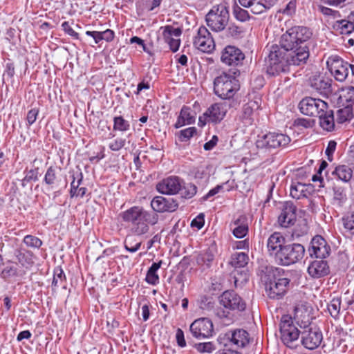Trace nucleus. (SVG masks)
Instances as JSON below:
<instances>
[{
	"label": "nucleus",
	"mask_w": 354,
	"mask_h": 354,
	"mask_svg": "<svg viewBox=\"0 0 354 354\" xmlns=\"http://www.w3.org/2000/svg\"><path fill=\"white\" fill-rule=\"evenodd\" d=\"M313 35L311 30L303 26H295L282 35L280 44L283 48L294 52L295 61L306 63L309 55V40Z\"/></svg>",
	"instance_id": "f257e3e1"
},
{
	"label": "nucleus",
	"mask_w": 354,
	"mask_h": 354,
	"mask_svg": "<svg viewBox=\"0 0 354 354\" xmlns=\"http://www.w3.org/2000/svg\"><path fill=\"white\" fill-rule=\"evenodd\" d=\"M119 217L126 223L131 225V232L136 236L147 234L150 225L158 221L156 213L149 212L142 206L135 205L119 214Z\"/></svg>",
	"instance_id": "f03ea898"
},
{
	"label": "nucleus",
	"mask_w": 354,
	"mask_h": 354,
	"mask_svg": "<svg viewBox=\"0 0 354 354\" xmlns=\"http://www.w3.org/2000/svg\"><path fill=\"white\" fill-rule=\"evenodd\" d=\"M268 54L266 58L267 73L272 76L278 75L289 71L290 65L299 66L304 64L302 60L295 61L294 52L283 48L281 44L272 45L268 48Z\"/></svg>",
	"instance_id": "7ed1b4c3"
},
{
	"label": "nucleus",
	"mask_w": 354,
	"mask_h": 354,
	"mask_svg": "<svg viewBox=\"0 0 354 354\" xmlns=\"http://www.w3.org/2000/svg\"><path fill=\"white\" fill-rule=\"evenodd\" d=\"M220 305L223 308L216 310V315L220 319H230V311H243L246 308V304L243 299L234 291L227 290L218 297Z\"/></svg>",
	"instance_id": "20e7f679"
},
{
	"label": "nucleus",
	"mask_w": 354,
	"mask_h": 354,
	"mask_svg": "<svg viewBox=\"0 0 354 354\" xmlns=\"http://www.w3.org/2000/svg\"><path fill=\"white\" fill-rule=\"evenodd\" d=\"M230 10L225 3L214 5L205 15V22L213 32L223 31L229 24Z\"/></svg>",
	"instance_id": "39448f33"
},
{
	"label": "nucleus",
	"mask_w": 354,
	"mask_h": 354,
	"mask_svg": "<svg viewBox=\"0 0 354 354\" xmlns=\"http://www.w3.org/2000/svg\"><path fill=\"white\" fill-rule=\"evenodd\" d=\"M239 89V81L232 75L223 73L214 79V93L221 99L232 98Z\"/></svg>",
	"instance_id": "423d86ee"
},
{
	"label": "nucleus",
	"mask_w": 354,
	"mask_h": 354,
	"mask_svg": "<svg viewBox=\"0 0 354 354\" xmlns=\"http://www.w3.org/2000/svg\"><path fill=\"white\" fill-rule=\"evenodd\" d=\"M280 338L281 342L290 348L298 346L301 331L293 324L292 317L289 315H283L279 324Z\"/></svg>",
	"instance_id": "0eeeda50"
},
{
	"label": "nucleus",
	"mask_w": 354,
	"mask_h": 354,
	"mask_svg": "<svg viewBox=\"0 0 354 354\" xmlns=\"http://www.w3.org/2000/svg\"><path fill=\"white\" fill-rule=\"evenodd\" d=\"M305 248L302 244L292 243L286 244L278 254L277 263L288 266L302 260L305 255Z\"/></svg>",
	"instance_id": "6e6552de"
},
{
	"label": "nucleus",
	"mask_w": 354,
	"mask_h": 354,
	"mask_svg": "<svg viewBox=\"0 0 354 354\" xmlns=\"http://www.w3.org/2000/svg\"><path fill=\"white\" fill-rule=\"evenodd\" d=\"M290 142V138L283 133L270 132L259 136L256 142L258 149L265 151L286 146Z\"/></svg>",
	"instance_id": "1a4fd4ad"
},
{
	"label": "nucleus",
	"mask_w": 354,
	"mask_h": 354,
	"mask_svg": "<svg viewBox=\"0 0 354 354\" xmlns=\"http://www.w3.org/2000/svg\"><path fill=\"white\" fill-rule=\"evenodd\" d=\"M323 340L322 332L315 326H306L301 331L299 342L308 350H315L318 348Z\"/></svg>",
	"instance_id": "9d476101"
},
{
	"label": "nucleus",
	"mask_w": 354,
	"mask_h": 354,
	"mask_svg": "<svg viewBox=\"0 0 354 354\" xmlns=\"http://www.w3.org/2000/svg\"><path fill=\"white\" fill-rule=\"evenodd\" d=\"M326 108H328V104L326 102L310 97L302 99L299 104L301 113L310 117H318Z\"/></svg>",
	"instance_id": "9b49d317"
},
{
	"label": "nucleus",
	"mask_w": 354,
	"mask_h": 354,
	"mask_svg": "<svg viewBox=\"0 0 354 354\" xmlns=\"http://www.w3.org/2000/svg\"><path fill=\"white\" fill-rule=\"evenodd\" d=\"M327 66L336 80L344 82L348 76L351 64L337 55H332L326 62Z\"/></svg>",
	"instance_id": "f8f14e48"
},
{
	"label": "nucleus",
	"mask_w": 354,
	"mask_h": 354,
	"mask_svg": "<svg viewBox=\"0 0 354 354\" xmlns=\"http://www.w3.org/2000/svg\"><path fill=\"white\" fill-rule=\"evenodd\" d=\"M286 274L284 277L275 278L274 281H271L266 288L267 296L274 300L282 299L287 293L290 288V279Z\"/></svg>",
	"instance_id": "ddd939ff"
},
{
	"label": "nucleus",
	"mask_w": 354,
	"mask_h": 354,
	"mask_svg": "<svg viewBox=\"0 0 354 354\" xmlns=\"http://www.w3.org/2000/svg\"><path fill=\"white\" fill-rule=\"evenodd\" d=\"M227 111V106L225 102L215 103L207 109L203 117L199 118V123L205 125L207 122H219L224 118Z\"/></svg>",
	"instance_id": "4468645a"
},
{
	"label": "nucleus",
	"mask_w": 354,
	"mask_h": 354,
	"mask_svg": "<svg viewBox=\"0 0 354 354\" xmlns=\"http://www.w3.org/2000/svg\"><path fill=\"white\" fill-rule=\"evenodd\" d=\"M190 332L197 339L208 338L212 336L214 332L213 324L207 318H201L195 320L190 326Z\"/></svg>",
	"instance_id": "2eb2a0df"
},
{
	"label": "nucleus",
	"mask_w": 354,
	"mask_h": 354,
	"mask_svg": "<svg viewBox=\"0 0 354 354\" xmlns=\"http://www.w3.org/2000/svg\"><path fill=\"white\" fill-rule=\"evenodd\" d=\"M193 44L196 48L203 53H210L214 48V42L209 30L204 26H201Z\"/></svg>",
	"instance_id": "dca6fc26"
},
{
	"label": "nucleus",
	"mask_w": 354,
	"mask_h": 354,
	"mask_svg": "<svg viewBox=\"0 0 354 354\" xmlns=\"http://www.w3.org/2000/svg\"><path fill=\"white\" fill-rule=\"evenodd\" d=\"M183 179L178 176H169L157 183L156 189L162 194L175 195L180 191Z\"/></svg>",
	"instance_id": "f3484780"
},
{
	"label": "nucleus",
	"mask_w": 354,
	"mask_h": 354,
	"mask_svg": "<svg viewBox=\"0 0 354 354\" xmlns=\"http://www.w3.org/2000/svg\"><path fill=\"white\" fill-rule=\"evenodd\" d=\"M308 251L310 257L315 256L317 259H325L330 254V247L322 236H315L310 242Z\"/></svg>",
	"instance_id": "a211bd4d"
},
{
	"label": "nucleus",
	"mask_w": 354,
	"mask_h": 354,
	"mask_svg": "<svg viewBox=\"0 0 354 354\" xmlns=\"http://www.w3.org/2000/svg\"><path fill=\"white\" fill-rule=\"evenodd\" d=\"M245 58L243 52L234 46H227L222 51L221 60L228 66H238Z\"/></svg>",
	"instance_id": "6ab92c4d"
},
{
	"label": "nucleus",
	"mask_w": 354,
	"mask_h": 354,
	"mask_svg": "<svg viewBox=\"0 0 354 354\" xmlns=\"http://www.w3.org/2000/svg\"><path fill=\"white\" fill-rule=\"evenodd\" d=\"M312 310L311 306L306 302L299 303L295 306L294 319L298 324H301V328L310 324Z\"/></svg>",
	"instance_id": "aec40b11"
},
{
	"label": "nucleus",
	"mask_w": 354,
	"mask_h": 354,
	"mask_svg": "<svg viewBox=\"0 0 354 354\" xmlns=\"http://www.w3.org/2000/svg\"><path fill=\"white\" fill-rule=\"evenodd\" d=\"M151 208L156 212H174L178 207V203L174 198H167L162 196H156L151 201Z\"/></svg>",
	"instance_id": "412c9836"
},
{
	"label": "nucleus",
	"mask_w": 354,
	"mask_h": 354,
	"mask_svg": "<svg viewBox=\"0 0 354 354\" xmlns=\"http://www.w3.org/2000/svg\"><path fill=\"white\" fill-rule=\"evenodd\" d=\"M296 210L297 208L292 202H286L278 218L279 224L283 227L293 225L296 221Z\"/></svg>",
	"instance_id": "4be33fe9"
},
{
	"label": "nucleus",
	"mask_w": 354,
	"mask_h": 354,
	"mask_svg": "<svg viewBox=\"0 0 354 354\" xmlns=\"http://www.w3.org/2000/svg\"><path fill=\"white\" fill-rule=\"evenodd\" d=\"M182 31L178 28H174L171 26H167L164 28L163 38L173 52H176L179 48L180 44L179 37Z\"/></svg>",
	"instance_id": "5701e85b"
},
{
	"label": "nucleus",
	"mask_w": 354,
	"mask_h": 354,
	"mask_svg": "<svg viewBox=\"0 0 354 354\" xmlns=\"http://www.w3.org/2000/svg\"><path fill=\"white\" fill-rule=\"evenodd\" d=\"M307 272L311 277L319 279L329 274L330 267L328 262L323 259H316L308 265Z\"/></svg>",
	"instance_id": "b1692460"
},
{
	"label": "nucleus",
	"mask_w": 354,
	"mask_h": 354,
	"mask_svg": "<svg viewBox=\"0 0 354 354\" xmlns=\"http://www.w3.org/2000/svg\"><path fill=\"white\" fill-rule=\"evenodd\" d=\"M285 241V237L279 232H274L268 239V250L270 254L274 257L276 262L278 259V254L286 245Z\"/></svg>",
	"instance_id": "393cba45"
},
{
	"label": "nucleus",
	"mask_w": 354,
	"mask_h": 354,
	"mask_svg": "<svg viewBox=\"0 0 354 354\" xmlns=\"http://www.w3.org/2000/svg\"><path fill=\"white\" fill-rule=\"evenodd\" d=\"M248 217L245 215L239 216L231 223L233 235L239 239L245 237L248 233Z\"/></svg>",
	"instance_id": "a878e982"
},
{
	"label": "nucleus",
	"mask_w": 354,
	"mask_h": 354,
	"mask_svg": "<svg viewBox=\"0 0 354 354\" xmlns=\"http://www.w3.org/2000/svg\"><path fill=\"white\" fill-rule=\"evenodd\" d=\"M261 98L255 97L250 100L243 106L242 118L245 120V123L250 124L252 121V116L256 111L261 106Z\"/></svg>",
	"instance_id": "bb28decb"
},
{
	"label": "nucleus",
	"mask_w": 354,
	"mask_h": 354,
	"mask_svg": "<svg viewBox=\"0 0 354 354\" xmlns=\"http://www.w3.org/2000/svg\"><path fill=\"white\" fill-rule=\"evenodd\" d=\"M230 341L237 347L243 348L249 343L248 333L243 329H238L226 334Z\"/></svg>",
	"instance_id": "cd10ccee"
},
{
	"label": "nucleus",
	"mask_w": 354,
	"mask_h": 354,
	"mask_svg": "<svg viewBox=\"0 0 354 354\" xmlns=\"http://www.w3.org/2000/svg\"><path fill=\"white\" fill-rule=\"evenodd\" d=\"M60 177L57 174V168L50 166L46 170L44 175V183L48 189H54L58 187Z\"/></svg>",
	"instance_id": "c85d7f7f"
},
{
	"label": "nucleus",
	"mask_w": 354,
	"mask_h": 354,
	"mask_svg": "<svg viewBox=\"0 0 354 354\" xmlns=\"http://www.w3.org/2000/svg\"><path fill=\"white\" fill-rule=\"evenodd\" d=\"M216 254L215 245H211L205 250L201 252L196 257V262L198 265L209 268Z\"/></svg>",
	"instance_id": "c756f323"
},
{
	"label": "nucleus",
	"mask_w": 354,
	"mask_h": 354,
	"mask_svg": "<svg viewBox=\"0 0 354 354\" xmlns=\"http://www.w3.org/2000/svg\"><path fill=\"white\" fill-rule=\"evenodd\" d=\"M320 127L327 131H331L335 127L333 111L328 108L324 109L323 113L318 115Z\"/></svg>",
	"instance_id": "7c9ffc66"
},
{
	"label": "nucleus",
	"mask_w": 354,
	"mask_h": 354,
	"mask_svg": "<svg viewBox=\"0 0 354 354\" xmlns=\"http://www.w3.org/2000/svg\"><path fill=\"white\" fill-rule=\"evenodd\" d=\"M191 113L192 111L189 107L185 106H183L177 122L175 124V127L178 129L185 124H193L195 122V118Z\"/></svg>",
	"instance_id": "2f4dec72"
},
{
	"label": "nucleus",
	"mask_w": 354,
	"mask_h": 354,
	"mask_svg": "<svg viewBox=\"0 0 354 354\" xmlns=\"http://www.w3.org/2000/svg\"><path fill=\"white\" fill-rule=\"evenodd\" d=\"M332 175L337 180L348 182L353 176V170L348 165H338L332 171Z\"/></svg>",
	"instance_id": "473e14b6"
},
{
	"label": "nucleus",
	"mask_w": 354,
	"mask_h": 354,
	"mask_svg": "<svg viewBox=\"0 0 354 354\" xmlns=\"http://www.w3.org/2000/svg\"><path fill=\"white\" fill-rule=\"evenodd\" d=\"M18 262L26 269L30 268L34 263L32 253L23 249L16 250L15 252Z\"/></svg>",
	"instance_id": "72a5a7b5"
},
{
	"label": "nucleus",
	"mask_w": 354,
	"mask_h": 354,
	"mask_svg": "<svg viewBox=\"0 0 354 354\" xmlns=\"http://www.w3.org/2000/svg\"><path fill=\"white\" fill-rule=\"evenodd\" d=\"M333 28L339 34L348 35L354 30V26L347 19H341L333 23Z\"/></svg>",
	"instance_id": "f704fd0d"
},
{
	"label": "nucleus",
	"mask_w": 354,
	"mask_h": 354,
	"mask_svg": "<svg viewBox=\"0 0 354 354\" xmlns=\"http://www.w3.org/2000/svg\"><path fill=\"white\" fill-rule=\"evenodd\" d=\"M249 261L248 255L245 252H235L231 256L230 264L234 268H243Z\"/></svg>",
	"instance_id": "c9c22d12"
},
{
	"label": "nucleus",
	"mask_w": 354,
	"mask_h": 354,
	"mask_svg": "<svg viewBox=\"0 0 354 354\" xmlns=\"http://www.w3.org/2000/svg\"><path fill=\"white\" fill-rule=\"evenodd\" d=\"M197 192V187L192 183H185L183 180L180 191L178 194L181 197L185 199H189L194 197Z\"/></svg>",
	"instance_id": "e433bc0d"
},
{
	"label": "nucleus",
	"mask_w": 354,
	"mask_h": 354,
	"mask_svg": "<svg viewBox=\"0 0 354 354\" xmlns=\"http://www.w3.org/2000/svg\"><path fill=\"white\" fill-rule=\"evenodd\" d=\"M72 182L71 183V197H74L76 195V190L78 189L82 182L83 175L80 170L73 171L71 173Z\"/></svg>",
	"instance_id": "4c0bfd02"
},
{
	"label": "nucleus",
	"mask_w": 354,
	"mask_h": 354,
	"mask_svg": "<svg viewBox=\"0 0 354 354\" xmlns=\"http://www.w3.org/2000/svg\"><path fill=\"white\" fill-rule=\"evenodd\" d=\"M311 86L319 93H326L330 90V84L328 80H324L323 77L315 78L312 82Z\"/></svg>",
	"instance_id": "58836bf2"
},
{
	"label": "nucleus",
	"mask_w": 354,
	"mask_h": 354,
	"mask_svg": "<svg viewBox=\"0 0 354 354\" xmlns=\"http://www.w3.org/2000/svg\"><path fill=\"white\" fill-rule=\"evenodd\" d=\"M352 118V108L349 105H347L337 111V121L338 123H344L347 120H350Z\"/></svg>",
	"instance_id": "ea45409f"
},
{
	"label": "nucleus",
	"mask_w": 354,
	"mask_h": 354,
	"mask_svg": "<svg viewBox=\"0 0 354 354\" xmlns=\"http://www.w3.org/2000/svg\"><path fill=\"white\" fill-rule=\"evenodd\" d=\"M341 308V299L335 297L331 299L328 304V310L330 315L335 319H337L339 315Z\"/></svg>",
	"instance_id": "a19ab883"
},
{
	"label": "nucleus",
	"mask_w": 354,
	"mask_h": 354,
	"mask_svg": "<svg viewBox=\"0 0 354 354\" xmlns=\"http://www.w3.org/2000/svg\"><path fill=\"white\" fill-rule=\"evenodd\" d=\"M130 129V124L129 121L126 120L122 116H116L113 118V127L114 131H127Z\"/></svg>",
	"instance_id": "79ce46f5"
},
{
	"label": "nucleus",
	"mask_w": 354,
	"mask_h": 354,
	"mask_svg": "<svg viewBox=\"0 0 354 354\" xmlns=\"http://www.w3.org/2000/svg\"><path fill=\"white\" fill-rule=\"evenodd\" d=\"M141 245L142 242H136L131 236H127L124 241V249L131 253H134L140 250Z\"/></svg>",
	"instance_id": "37998d69"
},
{
	"label": "nucleus",
	"mask_w": 354,
	"mask_h": 354,
	"mask_svg": "<svg viewBox=\"0 0 354 354\" xmlns=\"http://www.w3.org/2000/svg\"><path fill=\"white\" fill-rule=\"evenodd\" d=\"M333 203L341 205L346 200V195L344 189L341 187L333 188Z\"/></svg>",
	"instance_id": "c03bdc74"
},
{
	"label": "nucleus",
	"mask_w": 354,
	"mask_h": 354,
	"mask_svg": "<svg viewBox=\"0 0 354 354\" xmlns=\"http://www.w3.org/2000/svg\"><path fill=\"white\" fill-rule=\"evenodd\" d=\"M290 194L292 198L296 199H300L302 197H306L305 185L298 183L297 185H291Z\"/></svg>",
	"instance_id": "a18cd8bd"
},
{
	"label": "nucleus",
	"mask_w": 354,
	"mask_h": 354,
	"mask_svg": "<svg viewBox=\"0 0 354 354\" xmlns=\"http://www.w3.org/2000/svg\"><path fill=\"white\" fill-rule=\"evenodd\" d=\"M342 223L345 230L351 234H354V213L348 214L343 216Z\"/></svg>",
	"instance_id": "49530a36"
},
{
	"label": "nucleus",
	"mask_w": 354,
	"mask_h": 354,
	"mask_svg": "<svg viewBox=\"0 0 354 354\" xmlns=\"http://www.w3.org/2000/svg\"><path fill=\"white\" fill-rule=\"evenodd\" d=\"M196 133L195 127H189L179 131L178 140L180 142H187Z\"/></svg>",
	"instance_id": "de8ad7c7"
},
{
	"label": "nucleus",
	"mask_w": 354,
	"mask_h": 354,
	"mask_svg": "<svg viewBox=\"0 0 354 354\" xmlns=\"http://www.w3.org/2000/svg\"><path fill=\"white\" fill-rule=\"evenodd\" d=\"M66 281V276L64 271L61 268H57L55 270L53 279L52 281V286L54 287H58L59 286L63 285Z\"/></svg>",
	"instance_id": "09e8293b"
},
{
	"label": "nucleus",
	"mask_w": 354,
	"mask_h": 354,
	"mask_svg": "<svg viewBox=\"0 0 354 354\" xmlns=\"http://www.w3.org/2000/svg\"><path fill=\"white\" fill-rule=\"evenodd\" d=\"M279 0H260V4H257L255 7V11L261 12V13L267 11L273 7Z\"/></svg>",
	"instance_id": "8fccbe9b"
},
{
	"label": "nucleus",
	"mask_w": 354,
	"mask_h": 354,
	"mask_svg": "<svg viewBox=\"0 0 354 354\" xmlns=\"http://www.w3.org/2000/svg\"><path fill=\"white\" fill-rule=\"evenodd\" d=\"M339 97L347 102L354 103V87L351 86L343 88Z\"/></svg>",
	"instance_id": "3c124183"
},
{
	"label": "nucleus",
	"mask_w": 354,
	"mask_h": 354,
	"mask_svg": "<svg viewBox=\"0 0 354 354\" xmlns=\"http://www.w3.org/2000/svg\"><path fill=\"white\" fill-rule=\"evenodd\" d=\"M194 348L201 353H210L216 349L215 346L210 342L196 344Z\"/></svg>",
	"instance_id": "603ef678"
},
{
	"label": "nucleus",
	"mask_w": 354,
	"mask_h": 354,
	"mask_svg": "<svg viewBox=\"0 0 354 354\" xmlns=\"http://www.w3.org/2000/svg\"><path fill=\"white\" fill-rule=\"evenodd\" d=\"M24 243L30 248H39L42 245V241L32 235H26L24 238Z\"/></svg>",
	"instance_id": "864d4df0"
},
{
	"label": "nucleus",
	"mask_w": 354,
	"mask_h": 354,
	"mask_svg": "<svg viewBox=\"0 0 354 354\" xmlns=\"http://www.w3.org/2000/svg\"><path fill=\"white\" fill-rule=\"evenodd\" d=\"M126 139L118 137L109 144V148L113 151H118L124 147Z\"/></svg>",
	"instance_id": "5fc2aeb1"
},
{
	"label": "nucleus",
	"mask_w": 354,
	"mask_h": 354,
	"mask_svg": "<svg viewBox=\"0 0 354 354\" xmlns=\"http://www.w3.org/2000/svg\"><path fill=\"white\" fill-rule=\"evenodd\" d=\"M239 3L245 8H250L251 12L255 15L261 14V12L255 11V7L260 4V0H239Z\"/></svg>",
	"instance_id": "6e6d98bb"
},
{
	"label": "nucleus",
	"mask_w": 354,
	"mask_h": 354,
	"mask_svg": "<svg viewBox=\"0 0 354 354\" xmlns=\"http://www.w3.org/2000/svg\"><path fill=\"white\" fill-rule=\"evenodd\" d=\"M234 15L237 20L242 22L246 21L250 18L248 12L240 7L234 8Z\"/></svg>",
	"instance_id": "4d7b16f0"
},
{
	"label": "nucleus",
	"mask_w": 354,
	"mask_h": 354,
	"mask_svg": "<svg viewBox=\"0 0 354 354\" xmlns=\"http://www.w3.org/2000/svg\"><path fill=\"white\" fill-rule=\"evenodd\" d=\"M294 124L298 127L311 128L315 124V120L313 119L299 118L294 121Z\"/></svg>",
	"instance_id": "13d9d810"
},
{
	"label": "nucleus",
	"mask_w": 354,
	"mask_h": 354,
	"mask_svg": "<svg viewBox=\"0 0 354 354\" xmlns=\"http://www.w3.org/2000/svg\"><path fill=\"white\" fill-rule=\"evenodd\" d=\"M39 168L31 169L25 171L24 181H37L38 180Z\"/></svg>",
	"instance_id": "bf43d9fd"
},
{
	"label": "nucleus",
	"mask_w": 354,
	"mask_h": 354,
	"mask_svg": "<svg viewBox=\"0 0 354 354\" xmlns=\"http://www.w3.org/2000/svg\"><path fill=\"white\" fill-rule=\"evenodd\" d=\"M23 274H24V272L23 273L19 274L17 272V268L13 266H7L5 268H3L1 275L3 278H7L12 276L22 275Z\"/></svg>",
	"instance_id": "052dcab7"
},
{
	"label": "nucleus",
	"mask_w": 354,
	"mask_h": 354,
	"mask_svg": "<svg viewBox=\"0 0 354 354\" xmlns=\"http://www.w3.org/2000/svg\"><path fill=\"white\" fill-rule=\"evenodd\" d=\"M227 183L228 182H226L222 185H218L214 188L209 190V192L202 198L203 201H207L210 197L214 196L218 194L221 189H224L225 186L227 185Z\"/></svg>",
	"instance_id": "680f3d73"
},
{
	"label": "nucleus",
	"mask_w": 354,
	"mask_h": 354,
	"mask_svg": "<svg viewBox=\"0 0 354 354\" xmlns=\"http://www.w3.org/2000/svg\"><path fill=\"white\" fill-rule=\"evenodd\" d=\"M318 9L322 14L326 16H332L333 18H336L339 16V12L338 11L323 6H319Z\"/></svg>",
	"instance_id": "e2e57ef3"
},
{
	"label": "nucleus",
	"mask_w": 354,
	"mask_h": 354,
	"mask_svg": "<svg viewBox=\"0 0 354 354\" xmlns=\"http://www.w3.org/2000/svg\"><path fill=\"white\" fill-rule=\"evenodd\" d=\"M39 112L37 108H33L28 112L26 120L28 125H32L36 121Z\"/></svg>",
	"instance_id": "0e129e2a"
},
{
	"label": "nucleus",
	"mask_w": 354,
	"mask_h": 354,
	"mask_svg": "<svg viewBox=\"0 0 354 354\" xmlns=\"http://www.w3.org/2000/svg\"><path fill=\"white\" fill-rule=\"evenodd\" d=\"M205 223L204 214L203 213L199 214L191 223L192 227H196L198 230L201 229Z\"/></svg>",
	"instance_id": "69168bd1"
},
{
	"label": "nucleus",
	"mask_w": 354,
	"mask_h": 354,
	"mask_svg": "<svg viewBox=\"0 0 354 354\" xmlns=\"http://www.w3.org/2000/svg\"><path fill=\"white\" fill-rule=\"evenodd\" d=\"M146 281L149 284L156 285L158 283L159 277L157 273L148 270L146 275Z\"/></svg>",
	"instance_id": "338daca9"
},
{
	"label": "nucleus",
	"mask_w": 354,
	"mask_h": 354,
	"mask_svg": "<svg viewBox=\"0 0 354 354\" xmlns=\"http://www.w3.org/2000/svg\"><path fill=\"white\" fill-rule=\"evenodd\" d=\"M63 30L70 36L77 38L78 34L71 27L68 21H64L62 24Z\"/></svg>",
	"instance_id": "774afa93"
}]
</instances>
